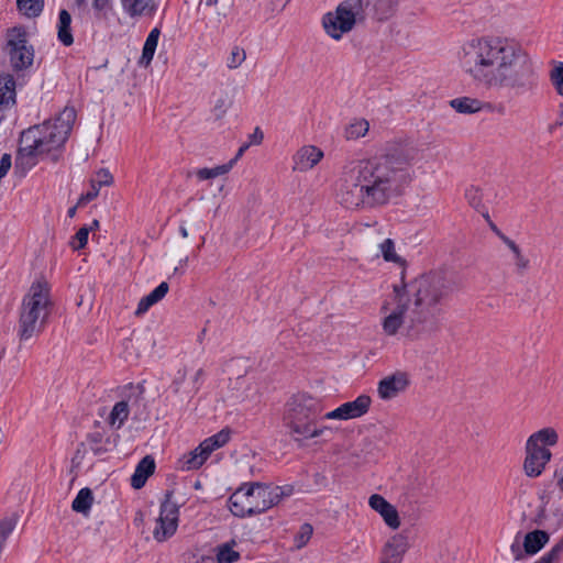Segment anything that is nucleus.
Segmentation results:
<instances>
[{"label":"nucleus","instance_id":"nucleus-1","mask_svg":"<svg viewBox=\"0 0 563 563\" xmlns=\"http://www.w3.org/2000/svg\"><path fill=\"white\" fill-rule=\"evenodd\" d=\"M419 150L404 141L391 144L386 153L361 161L340 178L336 197L346 208L376 209L400 197L413 178L412 165Z\"/></svg>","mask_w":563,"mask_h":563},{"label":"nucleus","instance_id":"nucleus-2","mask_svg":"<svg viewBox=\"0 0 563 563\" xmlns=\"http://www.w3.org/2000/svg\"><path fill=\"white\" fill-rule=\"evenodd\" d=\"M459 288L457 278L442 271L423 274L409 284L395 285L396 307L383 319L384 333L391 336L402 328L410 340L432 335L440 329L446 302Z\"/></svg>","mask_w":563,"mask_h":563},{"label":"nucleus","instance_id":"nucleus-3","mask_svg":"<svg viewBox=\"0 0 563 563\" xmlns=\"http://www.w3.org/2000/svg\"><path fill=\"white\" fill-rule=\"evenodd\" d=\"M460 64L476 84L486 88H506L522 95L537 86L538 76L529 54L507 37L482 36L466 42Z\"/></svg>","mask_w":563,"mask_h":563},{"label":"nucleus","instance_id":"nucleus-4","mask_svg":"<svg viewBox=\"0 0 563 563\" xmlns=\"http://www.w3.org/2000/svg\"><path fill=\"white\" fill-rule=\"evenodd\" d=\"M76 120L74 108H65L55 119L33 125L21 133L20 143L27 144L29 153L48 155L57 162Z\"/></svg>","mask_w":563,"mask_h":563},{"label":"nucleus","instance_id":"nucleus-5","mask_svg":"<svg viewBox=\"0 0 563 563\" xmlns=\"http://www.w3.org/2000/svg\"><path fill=\"white\" fill-rule=\"evenodd\" d=\"M286 495L282 487L258 482L244 484L229 498V509L235 517L262 514L277 505Z\"/></svg>","mask_w":563,"mask_h":563},{"label":"nucleus","instance_id":"nucleus-6","mask_svg":"<svg viewBox=\"0 0 563 563\" xmlns=\"http://www.w3.org/2000/svg\"><path fill=\"white\" fill-rule=\"evenodd\" d=\"M48 307V292L45 287L42 284L32 285L21 306L18 329L21 341H27L43 330L45 320L49 314Z\"/></svg>","mask_w":563,"mask_h":563},{"label":"nucleus","instance_id":"nucleus-7","mask_svg":"<svg viewBox=\"0 0 563 563\" xmlns=\"http://www.w3.org/2000/svg\"><path fill=\"white\" fill-rule=\"evenodd\" d=\"M324 410L323 401L306 393L294 395L286 404L285 426L296 434L311 421H316Z\"/></svg>","mask_w":563,"mask_h":563},{"label":"nucleus","instance_id":"nucleus-8","mask_svg":"<svg viewBox=\"0 0 563 563\" xmlns=\"http://www.w3.org/2000/svg\"><path fill=\"white\" fill-rule=\"evenodd\" d=\"M363 7L361 0H345L334 12H328L322 19L323 27L329 36L340 40L350 32L357 19L362 18Z\"/></svg>","mask_w":563,"mask_h":563},{"label":"nucleus","instance_id":"nucleus-9","mask_svg":"<svg viewBox=\"0 0 563 563\" xmlns=\"http://www.w3.org/2000/svg\"><path fill=\"white\" fill-rule=\"evenodd\" d=\"M5 52L15 71L26 70L33 65L34 47L29 43L27 33L23 26H13L7 31Z\"/></svg>","mask_w":563,"mask_h":563},{"label":"nucleus","instance_id":"nucleus-10","mask_svg":"<svg viewBox=\"0 0 563 563\" xmlns=\"http://www.w3.org/2000/svg\"><path fill=\"white\" fill-rule=\"evenodd\" d=\"M173 492L165 493V499L161 504L159 518L153 531L156 541L163 542L172 538L178 527L179 506L172 501Z\"/></svg>","mask_w":563,"mask_h":563},{"label":"nucleus","instance_id":"nucleus-11","mask_svg":"<svg viewBox=\"0 0 563 563\" xmlns=\"http://www.w3.org/2000/svg\"><path fill=\"white\" fill-rule=\"evenodd\" d=\"M550 533L547 530L536 529L526 533L518 531L510 545V552L516 561L522 560L526 555L532 556L539 553L549 542Z\"/></svg>","mask_w":563,"mask_h":563},{"label":"nucleus","instance_id":"nucleus-12","mask_svg":"<svg viewBox=\"0 0 563 563\" xmlns=\"http://www.w3.org/2000/svg\"><path fill=\"white\" fill-rule=\"evenodd\" d=\"M552 453L549 449H541L526 443V457L523 471L528 477L534 478L542 474L545 465L550 462Z\"/></svg>","mask_w":563,"mask_h":563},{"label":"nucleus","instance_id":"nucleus-13","mask_svg":"<svg viewBox=\"0 0 563 563\" xmlns=\"http://www.w3.org/2000/svg\"><path fill=\"white\" fill-rule=\"evenodd\" d=\"M542 501V506L539 508L534 522L538 526H543L547 528L548 532H556L563 527V506L558 505L551 507L548 511L545 506L549 504L548 494L543 493L540 496Z\"/></svg>","mask_w":563,"mask_h":563},{"label":"nucleus","instance_id":"nucleus-14","mask_svg":"<svg viewBox=\"0 0 563 563\" xmlns=\"http://www.w3.org/2000/svg\"><path fill=\"white\" fill-rule=\"evenodd\" d=\"M362 18H373L378 21L388 20L398 8L399 0H361Z\"/></svg>","mask_w":563,"mask_h":563},{"label":"nucleus","instance_id":"nucleus-15","mask_svg":"<svg viewBox=\"0 0 563 563\" xmlns=\"http://www.w3.org/2000/svg\"><path fill=\"white\" fill-rule=\"evenodd\" d=\"M409 385L406 373L397 372L390 376L383 378L378 383L377 391L382 399H391L399 393L404 391Z\"/></svg>","mask_w":563,"mask_h":563},{"label":"nucleus","instance_id":"nucleus-16","mask_svg":"<svg viewBox=\"0 0 563 563\" xmlns=\"http://www.w3.org/2000/svg\"><path fill=\"white\" fill-rule=\"evenodd\" d=\"M15 87L13 75H0V122L4 119L3 112L12 109L16 103Z\"/></svg>","mask_w":563,"mask_h":563},{"label":"nucleus","instance_id":"nucleus-17","mask_svg":"<svg viewBox=\"0 0 563 563\" xmlns=\"http://www.w3.org/2000/svg\"><path fill=\"white\" fill-rule=\"evenodd\" d=\"M368 505L383 517L385 523L391 529H397L400 526L397 509L383 496L373 494L368 499Z\"/></svg>","mask_w":563,"mask_h":563},{"label":"nucleus","instance_id":"nucleus-18","mask_svg":"<svg viewBox=\"0 0 563 563\" xmlns=\"http://www.w3.org/2000/svg\"><path fill=\"white\" fill-rule=\"evenodd\" d=\"M323 157V152L313 145L301 147L294 157V168L299 172H306L313 168Z\"/></svg>","mask_w":563,"mask_h":563},{"label":"nucleus","instance_id":"nucleus-19","mask_svg":"<svg viewBox=\"0 0 563 563\" xmlns=\"http://www.w3.org/2000/svg\"><path fill=\"white\" fill-rule=\"evenodd\" d=\"M408 549V540L404 534L393 536L384 548L385 563H400Z\"/></svg>","mask_w":563,"mask_h":563},{"label":"nucleus","instance_id":"nucleus-20","mask_svg":"<svg viewBox=\"0 0 563 563\" xmlns=\"http://www.w3.org/2000/svg\"><path fill=\"white\" fill-rule=\"evenodd\" d=\"M371 397L360 395L356 399L342 404L343 420L356 419L367 413L371 406Z\"/></svg>","mask_w":563,"mask_h":563},{"label":"nucleus","instance_id":"nucleus-21","mask_svg":"<svg viewBox=\"0 0 563 563\" xmlns=\"http://www.w3.org/2000/svg\"><path fill=\"white\" fill-rule=\"evenodd\" d=\"M155 471V461L152 456L146 455L144 456L136 465L135 471L133 475L131 476V486L134 489H141L147 478L154 473Z\"/></svg>","mask_w":563,"mask_h":563},{"label":"nucleus","instance_id":"nucleus-22","mask_svg":"<svg viewBox=\"0 0 563 563\" xmlns=\"http://www.w3.org/2000/svg\"><path fill=\"white\" fill-rule=\"evenodd\" d=\"M122 5L131 18L152 15L157 9L154 0H122Z\"/></svg>","mask_w":563,"mask_h":563},{"label":"nucleus","instance_id":"nucleus-23","mask_svg":"<svg viewBox=\"0 0 563 563\" xmlns=\"http://www.w3.org/2000/svg\"><path fill=\"white\" fill-rule=\"evenodd\" d=\"M169 286L166 282H162L148 295L144 296L135 310L136 316L144 314L153 305L162 300L168 292Z\"/></svg>","mask_w":563,"mask_h":563},{"label":"nucleus","instance_id":"nucleus-24","mask_svg":"<svg viewBox=\"0 0 563 563\" xmlns=\"http://www.w3.org/2000/svg\"><path fill=\"white\" fill-rule=\"evenodd\" d=\"M559 435L556 431L552 428H543L534 433H532L527 442L531 443V445L541 449H549L548 446H553L558 443Z\"/></svg>","mask_w":563,"mask_h":563},{"label":"nucleus","instance_id":"nucleus-25","mask_svg":"<svg viewBox=\"0 0 563 563\" xmlns=\"http://www.w3.org/2000/svg\"><path fill=\"white\" fill-rule=\"evenodd\" d=\"M130 415V407L128 400H120L112 407L107 422L110 427L119 430L123 427Z\"/></svg>","mask_w":563,"mask_h":563},{"label":"nucleus","instance_id":"nucleus-26","mask_svg":"<svg viewBox=\"0 0 563 563\" xmlns=\"http://www.w3.org/2000/svg\"><path fill=\"white\" fill-rule=\"evenodd\" d=\"M70 24L71 15L69 12L65 9L60 10L58 14L57 38L65 46H70L74 43Z\"/></svg>","mask_w":563,"mask_h":563},{"label":"nucleus","instance_id":"nucleus-27","mask_svg":"<svg viewBox=\"0 0 563 563\" xmlns=\"http://www.w3.org/2000/svg\"><path fill=\"white\" fill-rule=\"evenodd\" d=\"M159 35H161V31L158 27H154L148 33V35L145 40L143 49H142L141 58L139 60L140 65L146 67L151 64V62L153 60L157 44H158Z\"/></svg>","mask_w":563,"mask_h":563},{"label":"nucleus","instance_id":"nucleus-28","mask_svg":"<svg viewBox=\"0 0 563 563\" xmlns=\"http://www.w3.org/2000/svg\"><path fill=\"white\" fill-rule=\"evenodd\" d=\"M208 459V455L202 452L200 444L192 451L184 454L179 460V468L181 471H192L199 468Z\"/></svg>","mask_w":563,"mask_h":563},{"label":"nucleus","instance_id":"nucleus-29","mask_svg":"<svg viewBox=\"0 0 563 563\" xmlns=\"http://www.w3.org/2000/svg\"><path fill=\"white\" fill-rule=\"evenodd\" d=\"M38 156L37 153H29L27 151V144H21L16 151L15 156V169L22 170L23 174L29 172L31 168H33L37 161L36 157Z\"/></svg>","mask_w":563,"mask_h":563},{"label":"nucleus","instance_id":"nucleus-30","mask_svg":"<svg viewBox=\"0 0 563 563\" xmlns=\"http://www.w3.org/2000/svg\"><path fill=\"white\" fill-rule=\"evenodd\" d=\"M93 503L92 490L88 487L81 488L71 503V509L81 515H88Z\"/></svg>","mask_w":563,"mask_h":563},{"label":"nucleus","instance_id":"nucleus-31","mask_svg":"<svg viewBox=\"0 0 563 563\" xmlns=\"http://www.w3.org/2000/svg\"><path fill=\"white\" fill-rule=\"evenodd\" d=\"M450 106L460 113L471 114L482 110L483 102L475 98L461 97L450 101Z\"/></svg>","mask_w":563,"mask_h":563},{"label":"nucleus","instance_id":"nucleus-32","mask_svg":"<svg viewBox=\"0 0 563 563\" xmlns=\"http://www.w3.org/2000/svg\"><path fill=\"white\" fill-rule=\"evenodd\" d=\"M230 440V431L227 429H223L219 431L218 433L207 438L200 443V449H202V452L207 454L208 456L217 449L225 445Z\"/></svg>","mask_w":563,"mask_h":563},{"label":"nucleus","instance_id":"nucleus-33","mask_svg":"<svg viewBox=\"0 0 563 563\" xmlns=\"http://www.w3.org/2000/svg\"><path fill=\"white\" fill-rule=\"evenodd\" d=\"M16 7L26 18H36L43 11L44 0H16Z\"/></svg>","mask_w":563,"mask_h":563},{"label":"nucleus","instance_id":"nucleus-34","mask_svg":"<svg viewBox=\"0 0 563 563\" xmlns=\"http://www.w3.org/2000/svg\"><path fill=\"white\" fill-rule=\"evenodd\" d=\"M465 198L467 199L468 203L474 208L476 209L477 211H479L483 217L488 220V211L484 208L483 203H482V200H483V196H482V192L478 188L476 187H470L466 189L465 191Z\"/></svg>","mask_w":563,"mask_h":563},{"label":"nucleus","instance_id":"nucleus-35","mask_svg":"<svg viewBox=\"0 0 563 563\" xmlns=\"http://www.w3.org/2000/svg\"><path fill=\"white\" fill-rule=\"evenodd\" d=\"M232 168V162L228 164L219 165L213 168H200L196 175L199 180L213 179L218 176L227 174Z\"/></svg>","mask_w":563,"mask_h":563},{"label":"nucleus","instance_id":"nucleus-36","mask_svg":"<svg viewBox=\"0 0 563 563\" xmlns=\"http://www.w3.org/2000/svg\"><path fill=\"white\" fill-rule=\"evenodd\" d=\"M379 250L383 258L386 262L396 264H404L402 258L395 251V242L391 239H386L379 244Z\"/></svg>","mask_w":563,"mask_h":563},{"label":"nucleus","instance_id":"nucleus-37","mask_svg":"<svg viewBox=\"0 0 563 563\" xmlns=\"http://www.w3.org/2000/svg\"><path fill=\"white\" fill-rule=\"evenodd\" d=\"M92 9L97 21H107L113 9L111 0H92Z\"/></svg>","mask_w":563,"mask_h":563},{"label":"nucleus","instance_id":"nucleus-38","mask_svg":"<svg viewBox=\"0 0 563 563\" xmlns=\"http://www.w3.org/2000/svg\"><path fill=\"white\" fill-rule=\"evenodd\" d=\"M330 428L327 426L323 427H317L316 421H311L306 427H303L300 431H298L296 434L301 437L305 440L319 438L323 435L325 431H329Z\"/></svg>","mask_w":563,"mask_h":563},{"label":"nucleus","instance_id":"nucleus-39","mask_svg":"<svg viewBox=\"0 0 563 563\" xmlns=\"http://www.w3.org/2000/svg\"><path fill=\"white\" fill-rule=\"evenodd\" d=\"M313 528L310 523H303L300 526L299 531L295 534L294 545L296 549H302L311 539Z\"/></svg>","mask_w":563,"mask_h":563},{"label":"nucleus","instance_id":"nucleus-40","mask_svg":"<svg viewBox=\"0 0 563 563\" xmlns=\"http://www.w3.org/2000/svg\"><path fill=\"white\" fill-rule=\"evenodd\" d=\"M217 559L219 563H234L239 561L240 553L234 551L228 543H224L219 547Z\"/></svg>","mask_w":563,"mask_h":563},{"label":"nucleus","instance_id":"nucleus-41","mask_svg":"<svg viewBox=\"0 0 563 563\" xmlns=\"http://www.w3.org/2000/svg\"><path fill=\"white\" fill-rule=\"evenodd\" d=\"M87 441L95 455H101L107 452V449L101 445L103 441V434L101 432L96 431L89 433L87 435Z\"/></svg>","mask_w":563,"mask_h":563},{"label":"nucleus","instance_id":"nucleus-42","mask_svg":"<svg viewBox=\"0 0 563 563\" xmlns=\"http://www.w3.org/2000/svg\"><path fill=\"white\" fill-rule=\"evenodd\" d=\"M367 131H368V122L365 120L357 121L347 126L346 137L347 139H358L361 136H364Z\"/></svg>","mask_w":563,"mask_h":563},{"label":"nucleus","instance_id":"nucleus-43","mask_svg":"<svg viewBox=\"0 0 563 563\" xmlns=\"http://www.w3.org/2000/svg\"><path fill=\"white\" fill-rule=\"evenodd\" d=\"M245 51L239 46H234L228 58L227 65L231 69L238 68L245 60Z\"/></svg>","mask_w":563,"mask_h":563},{"label":"nucleus","instance_id":"nucleus-44","mask_svg":"<svg viewBox=\"0 0 563 563\" xmlns=\"http://www.w3.org/2000/svg\"><path fill=\"white\" fill-rule=\"evenodd\" d=\"M90 231L91 228L82 227L76 232L71 242V246L74 250H80L86 246V244L88 243V235Z\"/></svg>","mask_w":563,"mask_h":563},{"label":"nucleus","instance_id":"nucleus-45","mask_svg":"<svg viewBox=\"0 0 563 563\" xmlns=\"http://www.w3.org/2000/svg\"><path fill=\"white\" fill-rule=\"evenodd\" d=\"M551 81L558 93L563 96V63H559V65L551 70Z\"/></svg>","mask_w":563,"mask_h":563},{"label":"nucleus","instance_id":"nucleus-46","mask_svg":"<svg viewBox=\"0 0 563 563\" xmlns=\"http://www.w3.org/2000/svg\"><path fill=\"white\" fill-rule=\"evenodd\" d=\"M113 181V177L111 175V173L106 169V168H101L99 169L95 177L91 178V184L98 186V187H102V186H109L111 185Z\"/></svg>","mask_w":563,"mask_h":563},{"label":"nucleus","instance_id":"nucleus-47","mask_svg":"<svg viewBox=\"0 0 563 563\" xmlns=\"http://www.w3.org/2000/svg\"><path fill=\"white\" fill-rule=\"evenodd\" d=\"M544 555L550 563L560 562L563 559V537Z\"/></svg>","mask_w":563,"mask_h":563},{"label":"nucleus","instance_id":"nucleus-48","mask_svg":"<svg viewBox=\"0 0 563 563\" xmlns=\"http://www.w3.org/2000/svg\"><path fill=\"white\" fill-rule=\"evenodd\" d=\"M99 190H100V187L90 183V189L86 194L81 195V197L78 201V205L87 203V202L93 200L98 196Z\"/></svg>","mask_w":563,"mask_h":563},{"label":"nucleus","instance_id":"nucleus-49","mask_svg":"<svg viewBox=\"0 0 563 563\" xmlns=\"http://www.w3.org/2000/svg\"><path fill=\"white\" fill-rule=\"evenodd\" d=\"M515 264L519 274H522L529 267V260L523 255L515 257Z\"/></svg>","mask_w":563,"mask_h":563},{"label":"nucleus","instance_id":"nucleus-50","mask_svg":"<svg viewBox=\"0 0 563 563\" xmlns=\"http://www.w3.org/2000/svg\"><path fill=\"white\" fill-rule=\"evenodd\" d=\"M487 221H488V224H489L490 229L493 230V232H495V233H496V235H497V236H498V238H499V239H500V240H501L506 245H508V244L511 242V240H510L508 236H506V235H505V234H504V233H503V232H501V231L496 227V224H494L489 219H488Z\"/></svg>","mask_w":563,"mask_h":563},{"label":"nucleus","instance_id":"nucleus-51","mask_svg":"<svg viewBox=\"0 0 563 563\" xmlns=\"http://www.w3.org/2000/svg\"><path fill=\"white\" fill-rule=\"evenodd\" d=\"M323 419H329V420H343V415H342L341 407L339 406V407H338V408H335L334 410L327 412V413L323 416Z\"/></svg>","mask_w":563,"mask_h":563},{"label":"nucleus","instance_id":"nucleus-52","mask_svg":"<svg viewBox=\"0 0 563 563\" xmlns=\"http://www.w3.org/2000/svg\"><path fill=\"white\" fill-rule=\"evenodd\" d=\"M263 132L260 128L254 130V133L250 135V144H261L263 141Z\"/></svg>","mask_w":563,"mask_h":563},{"label":"nucleus","instance_id":"nucleus-53","mask_svg":"<svg viewBox=\"0 0 563 563\" xmlns=\"http://www.w3.org/2000/svg\"><path fill=\"white\" fill-rule=\"evenodd\" d=\"M558 488L563 493V465L554 472Z\"/></svg>","mask_w":563,"mask_h":563},{"label":"nucleus","instance_id":"nucleus-54","mask_svg":"<svg viewBox=\"0 0 563 563\" xmlns=\"http://www.w3.org/2000/svg\"><path fill=\"white\" fill-rule=\"evenodd\" d=\"M511 252L514 253V257H517L519 255H522L521 254V251L519 249V246L511 240V242L507 245Z\"/></svg>","mask_w":563,"mask_h":563},{"label":"nucleus","instance_id":"nucleus-55","mask_svg":"<svg viewBox=\"0 0 563 563\" xmlns=\"http://www.w3.org/2000/svg\"><path fill=\"white\" fill-rule=\"evenodd\" d=\"M511 252L514 253V257H517L519 255H522L521 254V251L519 249V246L511 240V242L507 245Z\"/></svg>","mask_w":563,"mask_h":563},{"label":"nucleus","instance_id":"nucleus-56","mask_svg":"<svg viewBox=\"0 0 563 563\" xmlns=\"http://www.w3.org/2000/svg\"><path fill=\"white\" fill-rule=\"evenodd\" d=\"M250 144H244L242 145L239 151H238V154L231 161L232 162V165L234 164L235 161L239 159V157L243 154V152L249 147Z\"/></svg>","mask_w":563,"mask_h":563},{"label":"nucleus","instance_id":"nucleus-57","mask_svg":"<svg viewBox=\"0 0 563 563\" xmlns=\"http://www.w3.org/2000/svg\"><path fill=\"white\" fill-rule=\"evenodd\" d=\"M202 375H203V371H202L201 368H200V369H198V371L196 372V374H195L194 383H195V384H197V383L200 380V378H201V376H202Z\"/></svg>","mask_w":563,"mask_h":563},{"label":"nucleus","instance_id":"nucleus-58","mask_svg":"<svg viewBox=\"0 0 563 563\" xmlns=\"http://www.w3.org/2000/svg\"><path fill=\"white\" fill-rule=\"evenodd\" d=\"M179 233H180V235H181L184 239L188 236V231H187L186 227H184V225H181V227L179 228Z\"/></svg>","mask_w":563,"mask_h":563},{"label":"nucleus","instance_id":"nucleus-59","mask_svg":"<svg viewBox=\"0 0 563 563\" xmlns=\"http://www.w3.org/2000/svg\"><path fill=\"white\" fill-rule=\"evenodd\" d=\"M75 212H76V207H73V208H69V209H68V216H69V217H74V216H75Z\"/></svg>","mask_w":563,"mask_h":563},{"label":"nucleus","instance_id":"nucleus-60","mask_svg":"<svg viewBox=\"0 0 563 563\" xmlns=\"http://www.w3.org/2000/svg\"><path fill=\"white\" fill-rule=\"evenodd\" d=\"M98 227H99V221L95 219L89 228H91V230H92Z\"/></svg>","mask_w":563,"mask_h":563},{"label":"nucleus","instance_id":"nucleus-61","mask_svg":"<svg viewBox=\"0 0 563 563\" xmlns=\"http://www.w3.org/2000/svg\"><path fill=\"white\" fill-rule=\"evenodd\" d=\"M199 486H200V483H199V482H197V483H196V485H195V487H196V488H198Z\"/></svg>","mask_w":563,"mask_h":563}]
</instances>
